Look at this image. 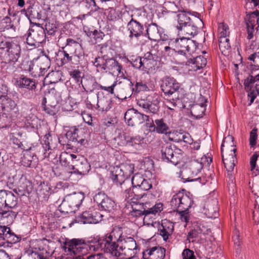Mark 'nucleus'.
Returning <instances> with one entry per match:
<instances>
[{"label": "nucleus", "instance_id": "1", "mask_svg": "<svg viewBox=\"0 0 259 259\" xmlns=\"http://www.w3.org/2000/svg\"><path fill=\"white\" fill-rule=\"evenodd\" d=\"M21 53L19 44L6 40L0 42V56L4 60L2 63L3 68H6L9 73L13 71L15 68L14 64L18 61Z\"/></svg>", "mask_w": 259, "mask_h": 259}, {"label": "nucleus", "instance_id": "2", "mask_svg": "<svg viewBox=\"0 0 259 259\" xmlns=\"http://www.w3.org/2000/svg\"><path fill=\"white\" fill-rule=\"evenodd\" d=\"M122 230L121 228H114L111 232L107 234L102 238V248L106 253L112 256H120V246L122 240Z\"/></svg>", "mask_w": 259, "mask_h": 259}, {"label": "nucleus", "instance_id": "3", "mask_svg": "<svg viewBox=\"0 0 259 259\" xmlns=\"http://www.w3.org/2000/svg\"><path fill=\"white\" fill-rule=\"evenodd\" d=\"M160 88L166 97H172V102H171L174 107L177 106L175 101L179 100L180 97V90L181 88L180 84L174 77L165 76L161 80Z\"/></svg>", "mask_w": 259, "mask_h": 259}, {"label": "nucleus", "instance_id": "4", "mask_svg": "<svg viewBox=\"0 0 259 259\" xmlns=\"http://www.w3.org/2000/svg\"><path fill=\"white\" fill-rule=\"evenodd\" d=\"M168 45L171 46L173 51L182 55H185L186 52H193L197 47L195 41L185 36L181 38H169Z\"/></svg>", "mask_w": 259, "mask_h": 259}, {"label": "nucleus", "instance_id": "5", "mask_svg": "<svg viewBox=\"0 0 259 259\" xmlns=\"http://www.w3.org/2000/svg\"><path fill=\"white\" fill-rule=\"evenodd\" d=\"M161 153L162 161L175 165L181 162L183 155L182 150L177 148L174 145L168 143L162 146Z\"/></svg>", "mask_w": 259, "mask_h": 259}, {"label": "nucleus", "instance_id": "6", "mask_svg": "<svg viewBox=\"0 0 259 259\" xmlns=\"http://www.w3.org/2000/svg\"><path fill=\"white\" fill-rule=\"evenodd\" d=\"M190 193H186L185 190H183L174 195L170 201V205L174 211L176 210H188L192 206L193 201L189 196Z\"/></svg>", "mask_w": 259, "mask_h": 259}, {"label": "nucleus", "instance_id": "7", "mask_svg": "<svg viewBox=\"0 0 259 259\" xmlns=\"http://www.w3.org/2000/svg\"><path fill=\"white\" fill-rule=\"evenodd\" d=\"M243 84L245 90L248 93V97L250 98L248 105L250 106L259 95V73L254 75L251 72L244 79Z\"/></svg>", "mask_w": 259, "mask_h": 259}, {"label": "nucleus", "instance_id": "8", "mask_svg": "<svg viewBox=\"0 0 259 259\" xmlns=\"http://www.w3.org/2000/svg\"><path fill=\"white\" fill-rule=\"evenodd\" d=\"M174 8L172 9V12L176 13L179 12V13L177 15L178 24L176 25V28L178 30L182 28L184 26L190 24L193 21H198L200 23L201 15L196 12H191L186 11H180L179 8L174 5Z\"/></svg>", "mask_w": 259, "mask_h": 259}, {"label": "nucleus", "instance_id": "9", "mask_svg": "<svg viewBox=\"0 0 259 259\" xmlns=\"http://www.w3.org/2000/svg\"><path fill=\"white\" fill-rule=\"evenodd\" d=\"M66 248L68 251L74 255H85L89 251V245L85 240L79 238H73L72 239H66L64 242Z\"/></svg>", "mask_w": 259, "mask_h": 259}, {"label": "nucleus", "instance_id": "10", "mask_svg": "<svg viewBox=\"0 0 259 259\" xmlns=\"http://www.w3.org/2000/svg\"><path fill=\"white\" fill-rule=\"evenodd\" d=\"M145 28L144 37H147L150 40L155 41L169 40V36L164 33V29L156 23H151L146 24Z\"/></svg>", "mask_w": 259, "mask_h": 259}, {"label": "nucleus", "instance_id": "11", "mask_svg": "<svg viewBox=\"0 0 259 259\" xmlns=\"http://www.w3.org/2000/svg\"><path fill=\"white\" fill-rule=\"evenodd\" d=\"M120 252L127 256L128 259L135 257L140 251L135 239L131 237L124 236L122 234V240L120 246Z\"/></svg>", "mask_w": 259, "mask_h": 259}, {"label": "nucleus", "instance_id": "12", "mask_svg": "<svg viewBox=\"0 0 259 259\" xmlns=\"http://www.w3.org/2000/svg\"><path fill=\"white\" fill-rule=\"evenodd\" d=\"M21 12L25 13L31 24H34V23L40 20L45 21L47 18L45 12L36 4L30 5L27 9H24Z\"/></svg>", "mask_w": 259, "mask_h": 259}, {"label": "nucleus", "instance_id": "13", "mask_svg": "<svg viewBox=\"0 0 259 259\" xmlns=\"http://www.w3.org/2000/svg\"><path fill=\"white\" fill-rule=\"evenodd\" d=\"M102 215L94 209H90L75 217L74 221L80 224H97L102 220Z\"/></svg>", "mask_w": 259, "mask_h": 259}, {"label": "nucleus", "instance_id": "14", "mask_svg": "<svg viewBox=\"0 0 259 259\" xmlns=\"http://www.w3.org/2000/svg\"><path fill=\"white\" fill-rule=\"evenodd\" d=\"M51 138L50 134H46L44 137V143H37L36 144H29L28 151H34L35 156L42 157H49L51 153V149L50 146L49 138Z\"/></svg>", "mask_w": 259, "mask_h": 259}, {"label": "nucleus", "instance_id": "15", "mask_svg": "<svg viewBox=\"0 0 259 259\" xmlns=\"http://www.w3.org/2000/svg\"><path fill=\"white\" fill-rule=\"evenodd\" d=\"M131 19L127 24V29L130 31L128 35L130 39L136 38L139 39L141 37H144L145 25L144 26L137 19L131 16Z\"/></svg>", "mask_w": 259, "mask_h": 259}, {"label": "nucleus", "instance_id": "16", "mask_svg": "<svg viewBox=\"0 0 259 259\" xmlns=\"http://www.w3.org/2000/svg\"><path fill=\"white\" fill-rule=\"evenodd\" d=\"M124 117L126 123L132 126L143 123L145 121H149V116L141 113L133 108L125 112Z\"/></svg>", "mask_w": 259, "mask_h": 259}, {"label": "nucleus", "instance_id": "17", "mask_svg": "<svg viewBox=\"0 0 259 259\" xmlns=\"http://www.w3.org/2000/svg\"><path fill=\"white\" fill-rule=\"evenodd\" d=\"M225 140L223 141L221 145V154L222 157V160L224 164V166L226 168L228 172V177L230 180L233 181V172L234 170V166H235V162L236 161V154L237 151L236 148H233L230 150V153L226 156V157H224L223 154V147L224 146Z\"/></svg>", "mask_w": 259, "mask_h": 259}, {"label": "nucleus", "instance_id": "18", "mask_svg": "<svg viewBox=\"0 0 259 259\" xmlns=\"http://www.w3.org/2000/svg\"><path fill=\"white\" fill-rule=\"evenodd\" d=\"M91 169L90 163L87 160L83 157L74 159L72 165V171H67L68 177L72 174L84 175L88 173Z\"/></svg>", "mask_w": 259, "mask_h": 259}, {"label": "nucleus", "instance_id": "19", "mask_svg": "<svg viewBox=\"0 0 259 259\" xmlns=\"http://www.w3.org/2000/svg\"><path fill=\"white\" fill-rule=\"evenodd\" d=\"M244 22L247 29L248 39H251L253 37L254 27L259 25V11L256 10L249 14H247L244 17Z\"/></svg>", "mask_w": 259, "mask_h": 259}, {"label": "nucleus", "instance_id": "20", "mask_svg": "<svg viewBox=\"0 0 259 259\" xmlns=\"http://www.w3.org/2000/svg\"><path fill=\"white\" fill-rule=\"evenodd\" d=\"M84 198V194L82 192L70 194L66 195L64 198L60 206V209L62 207L69 206L72 208H78L81 204Z\"/></svg>", "mask_w": 259, "mask_h": 259}, {"label": "nucleus", "instance_id": "21", "mask_svg": "<svg viewBox=\"0 0 259 259\" xmlns=\"http://www.w3.org/2000/svg\"><path fill=\"white\" fill-rule=\"evenodd\" d=\"M66 136L69 141L84 145L86 142V134L84 129L79 126H72L66 133Z\"/></svg>", "mask_w": 259, "mask_h": 259}, {"label": "nucleus", "instance_id": "22", "mask_svg": "<svg viewBox=\"0 0 259 259\" xmlns=\"http://www.w3.org/2000/svg\"><path fill=\"white\" fill-rule=\"evenodd\" d=\"M33 189L32 183L23 175L20 178L18 187L14 191L19 196H26L29 194Z\"/></svg>", "mask_w": 259, "mask_h": 259}, {"label": "nucleus", "instance_id": "23", "mask_svg": "<svg viewBox=\"0 0 259 259\" xmlns=\"http://www.w3.org/2000/svg\"><path fill=\"white\" fill-rule=\"evenodd\" d=\"M165 255V248L159 246L150 248L143 253L144 259H163Z\"/></svg>", "mask_w": 259, "mask_h": 259}, {"label": "nucleus", "instance_id": "24", "mask_svg": "<svg viewBox=\"0 0 259 259\" xmlns=\"http://www.w3.org/2000/svg\"><path fill=\"white\" fill-rule=\"evenodd\" d=\"M174 230V224L166 219L162 220L161 224L159 225L158 228L159 235L165 241L172 235Z\"/></svg>", "mask_w": 259, "mask_h": 259}, {"label": "nucleus", "instance_id": "25", "mask_svg": "<svg viewBox=\"0 0 259 259\" xmlns=\"http://www.w3.org/2000/svg\"><path fill=\"white\" fill-rule=\"evenodd\" d=\"M203 25V22L201 18L200 17V23L198 21L194 22H191L190 24L182 27L178 30L179 33L184 35L185 37H188L189 36H194L196 35L198 33V26H201Z\"/></svg>", "mask_w": 259, "mask_h": 259}, {"label": "nucleus", "instance_id": "26", "mask_svg": "<svg viewBox=\"0 0 259 259\" xmlns=\"http://www.w3.org/2000/svg\"><path fill=\"white\" fill-rule=\"evenodd\" d=\"M137 103L146 113L156 114L159 111V106L156 104L152 103L149 97L138 99Z\"/></svg>", "mask_w": 259, "mask_h": 259}, {"label": "nucleus", "instance_id": "27", "mask_svg": "<svg viewBox=\"0 0 259 259\" xmlns=\"http://www.w3.org/2000/svg\"><path fill=\"white\" fill-rule=\"evenodd\" d=\"M15 84L20 88H25L31 91L35 90L36 88L35 80L24 75H20L16 78Z\"/></svg>", "mask_w": 259, "mask_h": 259}, {"label": "nucleus", "instance_id": "28", "mask_svg": "<svg viewBox=\"0 0 259 259\" xmlns=\"http://www.w3.org/2000/svg\"><path fill=\"white\" fill-rule=\"evenodd\" d=\"M158 57L155 54H153L151 52H148L145 53L142 57L143 61V70H149L157 64V61Z\"/></svg>", "mask_w": 259, "mask_h": 259}, {"label": "nucleus", "instance_id": "29", "mask_svg": "<svg viewBox=\"0 0 259 259\" xmlns=\"http://www.w3.org/2000/svg\"><path fill=\"white\" fill-rule=\"evenodd\" d=\"M17 214V211L0 209V224L3 226H9L13 223Z\"/></svg>", "mask_w": 259, "mask_h": 259}, {"label": "nucleus", "instance_id": "30", "mask_svg": "<svg viewBox=\"0 0 259 259\" xmlns=\"http://www.w3.org/2000/svg\"><path fill=\"white\" fill-rule=\"evenodd\" d=\"M34 25H36L37 27L33 29H29L28 30L39 45L40 44L46 41V35L45 30L44 28L41 26V24L38 23H34Z\"/></svg>", "mask_w": 259, "mask_h": 259}, {"label": "nucleus", "instance_id": "31", "mask_svg": "<svg viewBox=\"0 0 259 259\" xmlns=\"http://www.w3.org/2000/svg\"><path fill=\"white\" fill-rule=\"evenodd\" d=\"M10 139L12 143L18 148L25 151H28L29 145H28L27 143L23 138L22 133L16 132L11 133Z\"/></svg>", "mask_w": 259, "mask_h": 259}, {"label": "nucleus", "instance_id": "32", "mask_svg": "<svg viewBox=\"0 0 259 259\" xmlns=\"http://www.w3.org/2000/svg\"><path fill=\"white\" fill-rule=\"evenodd\" d=\"M51 189L48 182H42L38 186L37 195L41 201H46L51 194Z\"/></svg>", "mask_w": 259, "mask_h": 259}, {"label": "nucleus", "instance_id": "33", "mask_svg": "<svg viewBox=\"0 0 259 259\" xmlns=\"http://www.w3.org/2000/svg\"><path fill=\"white\" fill-rule=\"evenodd\" d=\"M133 203H136L135 207L133 206V208H136L137 210H143L145 208H146L147 211H151V210L156 211V213L160 212L162 210V204L158 203L155 205L150 207V203L148 202L143 203L140 202L138 201H133Z\"/></svg>", "mask_w": 259, "mask_h": 259}, {"label": "nucleus", "instance_id": "34", "mask_svg": "<svg viewBox=\"0 0 259 259\" xmlns=\"http://www.w3.org/2000/svg\"><path fill=\"white\" fill-rule=\"evenodd\" d=\"M5 206L11 209L15 208L18 205V200L17 196L12 192L6 190Z\"/></svg>", "mask_w": 259, "mask_h": 259}, {"label": "nucleus", "instance_id": "35", "mask_svg": "<svg viewBox=\"0 0 259 259\" xmlns=\"http://www.w3.org/2000/svg\"><path fill=\"white\" fill-rule=\"evenodd\" d=\"M105 70L111 71L113 73L117 72L119 74L121 72L122 66L114 58H107L105 61Z\"/></svg>", "mask_w": 259, "mask_h": 259}, {"label": "nucleus", "instance_id": "36", "mask_svg": "<svg viewBox=\"0 0 259 259\" xmlns=\"http://www.w3.org/2000/svg\"><path fill=\"white\" fill-rule=\"evenodd\" d=\"M58 56L59 57L58 61H60V65L61 66L72 63L73 57L77 56L79 58V56L77 55H70L69 53L62 50L58 52Z\"/></svg>", "mask_w": 259, "mask_h": 259}, {"label": "nucleus", "instance_id": "37", "mask_svg": "<svg viewBox=\"0 0 259 259\" xmlns=\"http://www.w3.org/2000/svg\"><path fill=\"white\" fill-rule=\"evenodd\" d=\"M47 100L46 97H44L41 101V106L43 110L51 115H54L58 112V108L57 103L56 102L52 103V104H47Z\"/></svg>", "mask_w": 259, "mask_h": 259}, {"label": "nucleus", "instance_id": "38", "mask_svg": "<svg viewBox=\"0 0 259 259\" xmlns=\"http://www.w3.org/2000/svg\"><path fill=\"white\" fill-rule=\"evenodd\" d=\"M100 94H103V93L99 92L97 94V106H98L99 110H101L102 111H107L111 108V101L105 98H99V96Z\"/></svg>", "mask_w": 259, "mask_h": 259}, {"label": "nucleus", "instance_id": "39", "mask_svg": "<svg viewBox=\"0 0 259 259\" xmlns=\"http://www.w3.org/2000/svg\"><path fill=\"white\" fill-rule=\"evenodd\" d=\"M205 106V104L203 103L193 105L191 110L192 115L197 119L202 118L204 114Z\"/></svg>", "mask_w": 259, "mask_h": 259}, {"label": "nucleus", "instance_id": "40", "mask_svg": "<svg viewBox=\"0 0 259 259\" xmlns=\"http://www.w3.org/2000/svg\"><path fill=\"white\" fill-rule=\"evenodd\" d=\"M89 245V251H97L102 248V238H91L87 241Z\"/></svg>", "mask_w": 259, "mask_h": 259}, {"label": "nucleus", "instance_id": "41", "mask_svg": "<svg viewBox=\"0 0 259 259\" xmlns=\"http://www.w3.org/2000/svg\"><path fill=\"white\" fill-rule=\"evenodd\" d=\"M174 141L177 143L184 142L191 144L193 141L191 135L187 132L178 133L174 137Z\"/></svg>", "mask_w": 259, "mask_h": 259}, {"label": "nucleus", "instance_id": "42", "mask_svg": "<svg viewBox=\"0 0 259 259\" xmlns=\"http://www.w3.org/2000/svg\"><path fill=\"white\" fill-rule=\"evenodd\" d=\"M156 132L158 134H167L169 133V127L163 118L155 120Z\"/></svg>", "mask_w": 259, "mask_h": 259}, {"label": "nucleus", "instance_id": "43", "mask_svg": "<svg viewBox=\"0 0 259 259\" xmlns=\"http://www.w3.org/2000/svg\"><path fill=\"white\" fill-rule=\"evenodd\" d=\"M189 63L194 65L193 69L195 70L200 69L205 67L206 65L207 61L205 58L200 56L196 58L190 59L188 60Z\"/></svg>", "mask_w": 259, "mask_h": 259}, {"label": "nucleus", "instance_id": "44", "mask_svg": "<svg viewBox=\"0 0 259 259\" xmlns=\"http://www.w3.org/2000/svg\"><path fill=\"white\" fill-rule=\"evenodd\" d=\"M2 107L3 110L7 111L17 109L15 102L7 96L2 101Z\"/></svg>", "mask_w": 259, "mask_h": 259}, {"label": "nucleus", "instance_id": "45", "mask_svg": "<svg viewBox=\"0 0 259 259\" xmlns=\"http://www.w3.org/2000/svg\"><path fill=\"white\" fill-rule=\"evenodd\" d=\"M130 85L132 87V90L133 92H135L136 93H138L140 92L148 91L149 90L147 84L141 80L139 81H137L135 84L134 82L130 81Z\"/></svg>", "mask_w": 259, "mask_h": 259}, {"label": "nucleus", "instance_id": "46", "mask_svg": "<svg viewBox=\"0 0 259 259\" xmlns=\"http://www.w3.org/2000/svg\"><path fill=\"white\" fill-rule=\"evenodd\" d=\"M77 158V156L73 154H69L67 152H63L61 153L59 157L60 162L63 166H66L69 163V160L72 161ZM73 163V162H72Z\"/></svg>", "mask_w": 259, "mask_h": 259}, {"label": "nucleus", "instance_id": "47", "mask_svg": "<svg viewBox=\"0 0 259 259\" xmlns=\"http://www.w3.org/2000/svg\"><path fill=\"white\" fill-rule=\"evenodd\" d=\"M100 207L102 210L110 212L115 209L116 204L115 202L107 196L101 204Z\"/></svg>", "mask_w": 259, "mask_h": 259}, {"label": "nucleus", "instance_id": "48", "mask_svg": "<svg viewBox=\"0 0 259 259\" xmlns=\"http://www.w3.org/2000/svg\"><path fill=\"white\" fill-rule=\"evenodd\" d=\"M106 58V55H104L102 57H96L94 61H92L93 65L96 67L98 72H103L105 70Z\"/></svg>", "mask_w": 259, "mask_h": 259}, {"label": "nucleus", "instance_id": "49", "mask_svg": "<svg viewBox=\"0 0 259 259\" xmlns=\"http://www.w3.org/2000/svg\"><path fill=\"white\" fill-rule=\"evenodd\" d=\"M14 28L15 27L9 17L6 16L0 20V31Z\"/></svg>", "mask_w": 259, "mask_h": 259}, {"label": "nucleus", "instance_id": "50", "mask_svg": "<svg viewBox=\"0 0 259 259\" xmlns=\"http://www.w3.org/2000/svg\"><path fill=\"white\" fill-rule=\"evenodd\" d=\"M25 36H26V43L28 46L26 47L27 50H32L39 47L38 44L36 42L35 39H34L29 30L27 32Z\"/></svg>", "mask_w": 259, "mask_h": 259}, {"label": "nucleus", "instance_id": "51", "mask_svg": "<svg viewBox=\"0 0 259 259\" xmlns=\"http://www.w3.org/2000/svg\"><path fill=\"white\" fill-rule=\"evenodd\" d=\"M124 140L126 145L134 146L136 145H139L143 141V138L139 135L135 136H125Z\"/></svg>", "mask_w": 259, "mask_h": 259}, {"label": "nucleus", "instance_id": "52", "mask_svg": "<svg viewBox=\"0 0 259 259\" xmlns=\"http://www.w3.org/2000/svg\"><path fill=\"white\" fill-rule=\"evenodd\" d=\"M203 168V164L197 160L191 161L189 164V169L192 175H197Z\"/></svg>", "mask_w": 259, "mask_h": 259}, {"label": "nucleus", "instance_id": "53", "mask_svg": "<svg viewBox=\"0 0 259 259\" xmlns=\"http://www.w3.org/2000/svg\"><path fill=\"white\" fill-rule=\"evenodd\" d=\"M156 214V211L151 210V211H147L146 208H145L143 210L133 208L132 211H131V215L134 217H140L144 215L145 218H146L150 214L155 215Z\"/></svg>", "mask_w": 259, "mask_h": 259}, {"label": "nucleus", "instance_id": "54", "mask_svg": "<svg viewBox=\"0 0 259 259\" xmlns=\"http://www.w3.org/2000/svg\"><path fill=\"white\" fill-rule=\"evenodd\" d=\"M46 64L44 67L41 66L39 67L38 66H34L31 67L29 66V72L34 76H43L46 71Z\"/></svg>", "mask_w": 259, "mask_h": 259}, {"label": "nucleus", "instance_id": "55", "mask_svg": "<svg viewBox=\"0 0 259 259\" xmlns=\"http://www.w3.org/2000/svg\"><path fill=\"white\" fill-rule=\"evenodd\" d=\"M12 121L11 117L7 113H0V128L7 127L10 125Z\"/></svg>", "mask_w": 259, "mask_h": 259}, {"label": "nucleus", "instance_id": "56", "mask_svg": "<svg viewBox=\"0 0 259 259\" xmlns=\"http://www.w3.org/2000/svg\"><path fill=\"white\" fill-rule=\"evenodd\" d=\"M128 61L131 62L133 67L143 70L142 57L132 56L130 57V59Z\"/></svg>", "mask_w": 259, "mask_h": 259}, {"label": "nucleus", "instance_id": "57", "mask_svg": "<svg viewBox=\"0 0 259 259\" xmlns=\"http://www.w3.org/2000/svg\"><path fill=\"white\" fill-rule=\"evenodd\" d=\"M20 236L16 235L11 230L10 232L5 236V241L9 244H15L21 240Z\"/></svg>", "mask_w": 259, "mask_h": 259}, {"label": "nucleus", "instance_id": "58", "mask_svg": "<svg viewBox=\"0 0 259 259\" xmlns=\"http://www.w3.org/2000/svg\"><path fill=\"white\" fill-rule=\"evenodd\" d=\"M219 48L222 53H226L231 49L230 40L226 37L220 38L219 40Z\"/></svg>", "mask_w": 259, "mask_h": 259}, {"label": "nucleus", "instance_id": "59", "mask_svg": "<svg viewBox=\"0 0 259 259\" xmlns=\"http://www.w3.org/2000/svg\"><path fill=\"white\" fill-rule=\"evenodd\" d=\"M107 196V195L104 192H98L94 196V201L100 206Z\"/></svg>", "mask_w": 259, "mask_h": 259}, {"label": "nucleus", "instance_id": "60", "mask_svg": "<svg viewBox=\"0 0 259 259\" xmlns=\"http://www.w3.org/2000/svg\"><path fill=\"white\" fill-rule=\"evenodd\" d=\"M257 129L256 127L253 128L250 132L249 135V145L251 147H254L256 144L257 139Z\"/></svg>", "mask_w": 259, "mask_h": 259}, {"label": "nucleus", "instance_id": "61", "mask_svg": "<svg viewBox=\"0 0 259 259\" xmlns=\"http://www.w3.org/2000/svg\"><path fill=\"white\" fill-rule=\"evenodd\" d=\"M144 180L145 179L141 175L137 174L133 177L131 182L133 187H140Z\"/></svg>", "mask_w": 259, "mask_h": 259}, {"label": "nucleus", "instance_id": "62", "mask_svg": "<svg viewBox=\"0 0 259 259\" xmlns=\"http://www.w3.org/2000/svg\"><path fill=\"white\" fill-rule=\"evenodd\" d=\"M88 35L90 37H93L96 41V43L99 42L105 36L103 32L98 31L97 30H94L88 33Z\"/></svg>", "mask_w": 259, "mask_h": 259}, {"label": "nucleus", "instance_id": "63", "mask_svg": "<svg viewBox=\"0 0 259 259\" xmlns=\"http://www.w3.org/2000/svg\"><path fill=\"white\" fill-rule=\"evenodd\" d=\"M248 59L252 62L251 63V65L254 66L255 67L259 68V51L255 52L250 55Z\"/></svg>", "mask_w": 259, "mask_h": 259}, {"label": "nucleus", "instance_id": "64", "mask_svg": "<svg viewBox=\"0 0 259 259\" xmlns=\"http://www.w3.org/2000/svg\"><path fill=\"white\" fill-rule=\"evenodd\" d=\"M183 259H197L193 250L185 248L182 253Z\"/></svg>", "mask_w": 259, "mask_h": 259}]
</instances>
